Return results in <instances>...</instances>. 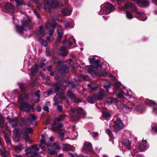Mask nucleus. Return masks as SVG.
<instances>
[{
	"label": "nucleus",
	"instance_id": "31",
	"mask_svg": "<svg viewBox=\"0 0 157 157\" xmlns=\"http://www.w3.org/2000/svg\"><path fill=\"white\" fill-rule=\"evenodd\" d=\"M96 95V97L97 100L101 99L103 97L106 95L104 93L103 90H101L99 92L98 94Z\"/></svg>",
	"mask_w": 157,
	"mask_h": 157
},
{
	"label": "nucleus",
	"instance_id": "22",
	"mask_svg": "<svg viewBox=\"0 0 157 157\" xmlns=\"http://www.w3.org/2000/svg\"><path fill=\"white\" fill-rule=\"evenodd\" d=\"M73 148V146L68 144H63V149L64 151L71 150Z\"/></svg>",
	"mask_w": 157,
	"mask_h": 157
},
{
	"label": "nucleus",
	"instance_id": "45",
	"mask_svg": "<svg viewBox=\"0 0 157 157\" xmlns=\"http://www.w3.org/2000/svg\"><path fill=\"white\" fill-rule=\"evenodd\" d=\"M23 149V145L22 144H20L17 145L15 148V150L16 151H19Z\"/></svg>",
	"mask_w": 157,
	"mask_h": 157
},
{
	"label": "nucleus",
	"instance_id": "54",
	"mask_svg": "<svg viewBox=\"0 0 157 157\" xmlns=\"http://www.w3.org/2000/svg\"><path fill=\"white\" fill-rule=\"evenodd\" d=\"M124 93L122 92H120L116 94V96L119 98H121L123 97Z\"/></svg>",
	"mask_w": 157,
	"mask_h": 157
},
{
	"label": "nucleus",
	"instance_id": "25",
	"mask_svg": "<svg viewBox=\"0 0 157 157\" xmlns=\"http://www.w3.org/2000/svg\"><path fill=\"white\" fill-rule=\"evenodd\" d=\"M4 137L7 144L8 146V147L10 148L11 147V141L8 135L7 134L4 133Z\"/></svg>",
	"mask_w": 157,
	"mask_h": 157
},
{
	"label": "nucleus",
	"instance_id": "64",
	"mask_svg": "<svg viewBox=\"0 0 157 157\" xmlns=\"http://www.w3.org/2000/svg\"><path fill=\"white\" fill-rule=\"evenodd\" d=\"M13 132L14 134V135H15L16 137L18 136V133L17 130H14Z\"/></svg>",
	"mask_w": 157,
	"mask_h": 157
},
{
	"label": "nucleus",
	"instance_id": "55",
	"mask_svg": "<svg viewBox=\"0 0 157 157\" xmlns=\"http://www.w3.org/2000/svg\"><path fill=\"white\" fill-rule=\"evenodd\" d=\"M63 24H64V25L65 27V28H67L69 27V23L67 21H63Z\"/></svg>",
	"mask_w": 157,
	"mask_h": 157
},
{
	"label": "nucleus",
	"instance_id": "50",
	"mask_svg": "<svg viewBox=\"0 0 157 157\" xmlns=\"http://www.w3.org/2000/svg\"><path fill=\"white\" fill-rule=\"evenodd\" d=\"M106 132L110 137L111 138L113 137V135L112 134V132L110 130H109V129H107L106 130Z\"/></svg>",
	"mask_w": 157,
	"mask_h": 157
},
{
	"label": "nucleus",
	"instance_id": "43",
	"mask_svg": "<svg viewBox=\"0 0 157 157\" xmlns=\"http://www.w3.org/2000/svg\"><path fill=\"white\" fill-rule=\"evenodd\" d=\"M48 153L50 155H55L56 153V150H54L53 149L49 148L48 149Z\"/></svg>",
	"mask_w": 157,
	"mask_h": 157
},
{
	"label": "nucleus",
	"instance_id": "29",
	"mask_svg": "<svg viewBox=\"0 0 157 157\" xmlns=\"http://www.w3.org/2000/svg\"><path fill=\"white\" fill-rule=\"evenodd\" d=\"M38 65H36L34 67L31 69V73L30 75L31 76H34L36 75L38 71Z\"/></svg>",
	"mask_w": 157,
	"mask_h": 157
},
{
	"label": "nucleus",
	"instance_id": "32",
	"mask_svg": "<svg viewBox=\"0 0 157 157\" xmlns=\"http://www.w3.org/2000/svg\"><path fill=\"white\" fill-rule=\"evenodd\" d=\"M54 100L55 101V103L54 104V105H57V108L59 110L60 112L62 111V105H59L58 104L59 102H58V101L56 97H55L54 98Z\"/></svg>",
	"mask_w": 157,
	"mask_h": 157
},
{
	"label": "nucleus",
	"instance_id": "41",
	"mask_svg": "<svg viewBox=\"0 0 157 157\" xmlns=\"http://www.w3.org/2000/svg\"><path fill=\"white\" fill-rule=\"evenodd\" d=\"M88 89H92V90H95L97 88V86H94L92 83H90L88 84Z\"/></svg>",
	"mask_w": 157,
	"mask_h": 157
},
{
	"label": "nucleus",
	"instance_id": "46",
	"mask_svg": "<svg viewBox=\"0 0 157 157\" xmlns=\"http://www.w3.org/2000/svg\"><path fill=\"white\" fill-rule=\"evenodd\" d=\"M65 117V115L63 114L59 117L57 119V121L58 122L62 121L64 119Z\"/></svg>",
	"mask_w": 157,
	"mask_h": 157
},
{
	"label": "nucleus",
	"instance_id": "61",
	"mask_svg": "<svg viewBox=\"0 0 157 157\" xmlns=\"http://www.w3.org/2000/svg\"><path fill=\"white\" fill-rule=\"evenodd\" d=\"M115 87L117 90H118L120 87V85L118 83L116 82L114 84Z\"/></svg>",
	"mask_w": 157,
	"mask_h": 157
},
{
	"label": "nucleus",
	"instance_id": "34",
	"mask_svg": "<svg viewBox=\"0 0 157 157\" xmlns=\"http://www.w3.org/2000/svg\"><path fill=\"white\" fill-rule=\"evenodd\" d=\"M126 96L128 97L129 98H132V97L135 98L134 97V94L130 90H127V93L125 94Z\"/></svg>",
	"mask_w": 157,
	"mask_h": 157
},
{
	"label": "nucleus",
	"instance_id": "49",
	"mask_svg": "<svg viewBox=\"0 0 157 157\" xmlns=\"http://www.w3.org/2000/svg\"><path fill=\"white\" fill-rule=\"evenodd\" d=\"M53 147L55 148L56 150H59L61 148L60 145L59 144H55Z\"/></svg>",
	"mask_w": 157,
	"mask_h": 157
},
{
	"label": "nucleus",
	"instance_id": "37",
	"mask_svg": "<svg viewBox=\"0 0 157 157\" xmlns=\"http://www.w3.org/2000/svg\"><path fill=\"white\" fill-rule=\"evenodd\" d=\"M67 96L71 99L74 100L75 98V95L72 93L71 91H68L67 92Z\"/></svg>",
	"mask_w": 157,
	"mask_h": 157
},
{
	"label": "nucleus",
	"instance_id": "35",
	"mask_svg": "<svg viewBox=\"0 0 157 157\" xmlns=\"http://www.w3.org/2000/svg\"><path fill=\"white\" fill-rule=\"evenodd\" d=\"M78 135L77 132L76 131H73L72 133L70 134V136L71 139L74 140L77 138Z\"/></svg>",
	"mask_w": 157,
	"mask_h": 157
},
{
	"label": "nucleus",
	"instance_id": "12",
	"mask_svg": "<svg viewBox=\"0 0 157 157\" xmlns=\"http://www.w3.org/2000/svg\"><path fill=\"white\" fill-rule=\"evenodd\" d=\"M92 145L89 142H85L83 147V149L86 152L90 151L92 149Z\"/></svg>",
	"mask_w": 157,
	"mask_h": 157
},
{
	"label": "nucleus",
	"instance_id": "48",
	"mask_svg": "<svg viewBox=\"0 0 157 157\" xmlns=\"http://www.w3.org/2000/svg\"><path fill=\"white\" fill-rule=\"evenodd\" d=\"M0 154L2 157H6V152L4 150L0 149Z\"/></svg>",
	"mask_w": 157,
	"mask_h": 157
},
{
	"label": "nucleus",
	"instance_id": "58",
	"mask_svg": "<svg viewBox=\"0 0 157 157\" xmlns=\"http://www.w3.org/2000/svg\"><path fill=\"white\" fill-rule=\"evenodd\" d=\"M28 134L24 133V135L23 136V137L24 139L26 140H28L29 139V136L28 135Z\"/></svg>",
	"mask_w": 157,
	"mask_h": 157
},
{
	"label": "nucleus",
	"instance_id": "53",
	"mask_svg": "<svg viewBox=\"0 0 157 157\" xmlns=\"http://www.w3.org/2000/svg\"><path fill=\"white\" fill-rule=\"evenodd\" d=\"M37 8L40 10L41 8H44V5H43V3H38L37 5Z\"/></svg>",
	"mask_w": 157,
	"mask_h": 157
},
{
	"label": "nucleus",
	"instance_id": "33",
	"mask_svg": "<svg viewBox=\"0 0 157 157\" xmlns=\"http://www.w3.org/2000/svg\"><path fill=\"white\" fill-rule=\"evenodd\" d=\"M28 98V96L27 95L24 94H22L20 97L21 102L22 103L26 101L27 100Z\"/></svg>",
	"mask_w": 157,
	"mask_h": 157
},
{
	"label": "nucleus",
	"instance_id": "44",
	"mask_svg": "<svg viewBox=\"0 0 157 157\" xmlns=\"http://www.w3.org/2000/svg\"><path fill=\"white\" fill-rule=\"evenodd\" d=\"M126 16L127 19H131L133 18V16L132 14L128 12H126Z\"/></svg>",
	"mask_w": 157,
	"mask_h": 157
},
{
	"label": "nucleus",
	"instance_id": "63",
	"mask_svg": "<svg viewBox=\"0 0 157 157\" xmlns=\"http://www.w3.org/2000/svg\"><path fill=\"white\" fill-rule=\"evenodd\" d=\"M98 133L97 132H93L92 133V136L94 138H95L98 135Z\"/></svg>",
	"mask_w": 157,
	"mask_h": 157
},
{
	"label": "nucleus",
	"instance_id": "24",
	"mask_svg": "<svg viewBox=\"0 0 157 157\" xmlns=\"http://www.w3.org/2000/svg\"><path fill=\"white\" fill-rule=\"evenodd\" d=\"M146 141L144 140L143 143H141L138 146V148L141 151H143L147 147Z\"/></svg>",
	"mask_w": 157,
	"mask_h": 157
},
{
	"label": "nucleus",
	"instance_id": "36",
	"mask_svg": "<svg viewBox=\"0 0 157 157\" xmlns=\"http://www.w3.org/2000/svg\"><path fill=\"white\" fill-rule=\"evenodd\" d=\"M67 96L71 99L74 100L75 98V95L72 93L71 91H68L67 92Z\"/></svg>",
	"mask_w": 157,
	"mask_h": 157
},
{
	"label": "nucleus",
	"instance_id": "17",
	"mask_svg": "<svg viewBox=\"0 0 157 157\" xmlns=\"http://www.w3.org/2000/svg\"><path fill=\"white\" fill-rule=\"evenodd\" d=\"M57 32L58 39L59 40H60L61 39L63 34V32L61 26H58L57 29Z\"/></svg>",
	"mask_w": 157,
	"mask_h": 157
},
{
	"label": "nucleus",
	"instance_id": "40",
	"mask_svg": "<svg viewBox=\"0 0 157 157\" xmlns=\"http://www.w3.org/2000/svg\"><path fill=\"white\" fill-rule=\"evenodd\" d=\"M38 41L42 45L45 47L47 46V43L46 41L43 40L40 38L38 39Z\"/></svg>",
	"mask_w": 157,
	"mask_h": 157
},
{
	"label": "nucleus",
	"instance_id": "28",
	"mask_svg": "<svg viewBox=\"0 0 157 157\" xmlns=\"http://www.w3.org/2000/svg\"><path fill=\"white\" fill-rule=\"evenodd\" d=\"M36 116L33 114H31L30 115L28 118V121L33 123L36 120Z\"/></svg>",
	"mask_w": 157,
	"mask_h": 157
},
{
	"label": "nucleus",
	"instance_id": "3",
	"mask_svg": "<svg viewBox=\"0 0 157 157\" xmlns=\"http://www.w3.org/2000/svg\"><path fill=\"white\" fill-rule=\"evenodd\" d=\"M101 7L102 9H101V12L102 11L103 13H100V14L106 15L109 13L110 12L114 10V8L113 6L109 3H106L102 5L101 6Z\"/></svg>",
	"mask_w": 157,
	"mask_h": 157
},
{
	"label": "nucleus",
	"instance_id": "59",
	"mask_svg": "<svg viewBox=\"0 0 157 157\" xmlns=\"http://www.w3.org/2000/svg\"><path fill=\"white\" fill-rule=\"evenodd\" d=\"M59 96L62 99H65L66 98L64 93H62L60 94L59 95Z\"/></svg>",
	"mask_w": 157,
	"mask_h": 157
},
{
	"label": "nucleus",
	"instance_id": "39",
	"mask_svg": "<svg viewBox=\"0 0 157 157\" xmlns=\"http://www.w3.org/2000/svg\"><path fill=\"white\" fill-rule=\"evenodd\" d=\"M73 40L74 41V43H75V40L73 36H72L71 37L70 40H67V41L66 42V45H67L68 46H70L72 44V43L71 41V40Z\"/></svg>",
	"mask_w": 157,
	"mask_h": 157
},
{
	"label": "nucleus",
	"instance_id": "38",
	"mask_svg": "<svg viewBox=\"0 0 157 157\" xmlns=\"http://www.w3.org/2000/svg\"><path fill=\"white\" fill-rule=\"evenodd\" d=\"M146 104H148L150 106H153L154 105H156L157 104L154 101L149 100L145 102Z\"/></svg>",
	"mask_w": 157,
	"mask_h": 157
},
{
	"label": "nucleus",
	"instance_id": "57",
	"mask_svg": "<svg viewBox=\"0 0 157 157\" xmlns=\"http://www.w3.org/2000/svg\"><path fill=\"white\" fill-rule=\"evenodd\" d=\"M54 90L55 92L59 90V86L57 84H55L54 85Z\"/></svg>",
	"mask_w": 157,
	"mask_h": 157
},
{
	"label": "nucleus",
	"instance_id": "9",
	"mask_svg": "<svg viewBox=\"0 0 157 157\" xmlns=\"http://www.w3.org/2000/svg\"><path fill=\"white\" fill-rule=\"evenodd\" d=\"M31 106L29 104L26 103H22L21 104L20 109L22 111H27L30 110Z\"/></svg>",
	"mask_w": 157,
	"mask_h": 157
},
{
	"label": "nucleus",
	"instance_id": "42",
	"mask_svg": "<svg viewBox=\"0 0 157 157\" xmlns=\"http://www.w3.org/2000/svg\"><path fill=\"white\" fill-rule=\"evenodd\" d=\"M102 115L103 117L107 120L109 119L111 116L110 114L108 113H103Z\"/></svg>",
	"mask_w": 157,
	"mask_h": 157
},
{
	"label": "nucleus",
	"instance_id": "51",
	"mask_svg": "<svg viewBox=\"0 0 157 157\" xmlns=\"http://www.w3.org/2000/svg\"><path fill=\"white\" fill-rule=\"evenodd\" d=\"M40 91L38 90L36 92L35 94L36 95V96L38 97L37 98V101H39L40 100Z\"/></svg>",
	"mask_w": 157,
	"mask_h": 157
},
{
	"label": "nucleus",
	"instance_id": "60",
	"mask_svg": "<svg viewBox=\"0 0 157 157\" xmlns=\"http://www.w3.org/2000/svg\"><path fill=\"white\" fill-rule=\"evenodd\" d=\"M99 75L100 76L105 77L107 75V74L106 72H101L99 73Z\"/></svg>",
	"mask_w": 157,
	"mask_h": 157
},
{
	"label": "nucleus",
	"instance_id": "56",
	"mask_svg": "<svg viewBox=\"0 0 157 157\" xmlns=\"http://www.w3.org/2000/svg\"><path fill=\"white\" fill-rule=\"evenodd\" d=\"M13 0H10L11 2H13ZM14 1L16 2L17 5H21L23 3V1H18V0H14Z\"/></svg>",
	"mask_w": 157,
	"mask_h": 157
},
{
	"label": "nucleus",
	"instance_id": "11",
	"mask_svg": "<svg viewBox=\"0 0 157 157\" xmlns=\"http://www.w3.org/2000/svg\"><path fill=\"white\" fill-rule=\"evenodd\" d=\"M136 3L139 4L140 6H147L149 4L148 0H133Z\"/></svg>",
	"mask_w": 157,
	"mask_h": 157
},
{
	"label": "nucleus",
	"instance_id": "52",
	"mask_svg": "<svg viewBox=\"0 0 157 157\" xmlns=\"http://www.w3.org/2000/svg\"><path fill=\"white\" fill-rule=\"evenodd\" d=\"M25 151L26 154H28L29 153H33L32 150L31 149V147L30 148H28L25 149Z\"/></svg>",
	"mask_w": 157,
	"mask_h": 157
},
{
	"label": "nucleus",
	"instance_id": "6",
	"mask_svg": "<svg viewBox=\"0 0 157 157\" xmlns=\"http://www.w3.org/2000/svg\"><path fill=\"white\" fill-rule=\"evenodd\" d=\"M22 25L21 26L16 25V29L17 32L19 34H21L24 29H29V24L27 22H23L22 21Z\"/></svg>",
	"mask_w": 157,
	"mask_h": 157
},
{
	"label": "nucleus",
	"instance_id": "23",
	"mask_svg": "<svg viewBox=\"0 0 157 157\" xmlns=\"http://www.w3.org/2000/svg\"><path fill=\"white\" fill-rule=\"evenodd\" d=\"M36 33L38 35L42 36H44L45 33V31L43 29L42 26L40 27L39 29L36 30Z\"/></svg>",
	"mask_w": 157,
	"mask_h": 157
},
{
	"label": "nucleus",
	"instance_id": "30",
	"mask_svg": "<svg viewBox=\"0 0 157 157\" xmlns=\"http://www.w3.org/2000/svg\"><path fill=\"white\" fill-rule=\"evenodd\" d=\"M68 53L67 50L65 47H62L60 49L59 53L62 56H66Z\"/></svg>",
	"mask_w": 157,
	"mask_h": 157
},
{
	"label": "nucleus",
	"instance_id": "15",
	"mask_svg": "<svg viewBox=\"0 0 157 157\" xmlns=\"http://www.w3.org/2000/svg\"><path fill=\"white\" fill-rule=\"evenodd\" d=\"M31 149L34 155L36 157H37L38 154L36 151H38L39 150V148L38 147V145L35 144L32 146H31Z\"/></svg>",
	"mask_w": 157,
	"mask_h": 157
},
{
	"label": "nucleus",
	"instance_id": "4",
	"mask_svg": "<svg viewBox=\"0 0 157 157\" xmlns=\"http://www.w3.org/2000/svg\"><path fill=\"white\" fill-rule=\"evenodd\" d=\"M71 111L73 113L72 116L74 118L76 119L79 117H84L86 115L85 112L81 108L72 109Z\"/></svg>",
	"mask_w": 157,
	"mask_h": 157
},
{
	"label": "nucleus",
	"instance_id": "20",
	"mask_svg": "<svg viewBox=\"0 0 157 157\" xmlns=\"http://www.w3.org/2000/svg\"><path fill=\"white\" fill-rule=\"evenodd\" d=\"M106 102L109 105L114 104L117 102V100L115 98H110L107 99Z\"/></svg>",
	"mask_w": 157,
	"mask_h": 157
},
{
	"label": "nucleus",
	"instance_id": "2",
	"mask_svg": "<svg viewBox=\"0 0 157 157\" xmlns=\"http://www.w3.org/2000/svg\"><path fill=\"white\" fill-rule=\"evenodd\" d=\"M56 24L54 22L52 23L51 22H48L46 25L45 27L48 30V33L50 35L48 37L47 40L49 42H52L53 40V36L52 34L53 33L55 28Z\"/></svg>",
	"mask_w": 157,
	"mask_h": 157
},
{
	"label": "nucleus",
	"instance_id": "62",
	"mask_svg": "<svg viewBox=\"0 0 157 157\" xmlns=\"http://www.w3.org/2000/svg\"><path fill=\"white\" fill-rule=\"evenodd\" d=\"M67 1L66 0V1H64L61 4H59V3L58 4V5L59 6H61L62 5H63L64 4L65 5V4H67Z\"/></svg>",
	"mask_w": 157,
	"mask_h": 157
},
{
	"label": "nucleus",
	"instance_id": "5",
	"mask_svg": "<svg viewBox=\"0 0 157 157\" xmlns=\"http://www.w3.org/2000/svg\"><path fill=\"white\" fill-rule=\"evenodd\" d=\"M115 118L116 120L114 122V131L117 132V131L122 129L124 127V125L121 121L120 118H118L117 116H115L114 118V120Z\"/></svg>",
	"mask_w": 157,
	"mask_h": 157
},
{
	"label": "nucleus",
	"instance_id": "1",
	"mask_svg": "<svg viewBox=\"0 0 157 157\" xmlns=\"http://www.w3.org/2000/svg\"><path fill=\"white\" fill-rule=\"evenodd\" d=\"M124 6L126 8H130L131 9V10L133 12H135L136 14V17H137L139 18L144 17L143 19H140V20L145 21L147 19V17H145V14L144 13L137 11L136 7L134 6L133 3H127L125 4Z\"/></svg>",
	"mask_w": 157,
	"mask_h": 157
},
{
	"label": "nucleus",
	"instance_id": "19",
	"mask_svg": "<svg viewBox=\"0 0 157 157\" xmlns=\"http://www.w3.org/2000/svg\"><path fill=\"white\" fill-rule=\"evenodd\" d=\"M85 69L88 71V72L90 73L91 75L93 76L96 75V73L94 71L93 69L91 68L90 66H86L85 67Z\"/></svg>",
	"mask_w": 157,
	"mask_h": 157
},
{
	"label": "nucleus",
	"instance_id": "27",
	"mask_svg": "<svg viewBox=\"0 0 157 157\" xmlns=\"http://www.w3.org/2000/svg\"><path fill=\"white\" fill-rule=\"evenodd\" d=\"M71 10L69 8H65L62 10V13L64 15L68 16L71 13Z\"/></svg>",
	"mask_w": 157,
	"mask_h": 157
},
{
	"label": "nucleus",
	"instance_id": "21",
	"mask_svg": "<svg viewBox=\"0 0 157 157\" xmlns=\"http://www.w3.org/2000/svg\"><path fill=\"white\" fill-rule=\"evenodd\" d=\"M69 71L68 67L67 66L65 65L62 67L59 70V72L62 75L63 74L67 73Z\"/></svg>",
	"mask_w": 157,
	"mask_h": 157
},
{
	"label": "nucleus",
	"instance_id": "7",
	"mask_svg": "<svg viewBox=\"0 0 157 157\" xmlns=\"http://www.w3.org/2000/svg\"><path fill=\"white\" fill-rule=\"evenodd\" d=\"M89 60L90 63L94 67L97 69H101L102 66L101 64H99V60L96 59L95 58H90Z\"/></svg>",
	"mask_w": 157,
	"mask_h": 157
},
{
	"label": "nucleus",
	"instance_id": "13",
	"mask_svg": "<svg viewBox=\"0 0 157 157\" xmlns=\"http://www.w3.org/2000/svg\"><path fill=\"white\" fill-rule=\"evenodd\" d=\"M5 8L8 12L11 13L14 11V7L11 3L6 4L5 6Z\"/></svg>",
	"mask_w": 157,
	"mask_h": 157
},
{
	"label": "nucleus",
	"instance_id": "16",
	"mask_svg": "<svg viewBox=\"0 0 157 157\" xmlns=\"http://www.w3.org/2000/svg\"><path fill=\"white\" fill-rule=\"evenodd\" d=\"M123 150L124 149L128 148L129 150L131 149V143L128 140H125L123 143Z\"/></svg>",
	"mask_w": 157,
	"mask_h": 157
},
{
	"label": "nucleus",
	"instance_id": "14",
	"mask_svg": "<svg viewBox=\"0 0 157 157\" xmlns=\"http://www.w3.org/2000/svg\"><path fill=\"white\" fill-rule=\"evenodd\" d=\"M88 101L91 103H93L98 100L95 94H92L89 96L87 98Z\"/></svg>",
	"mask_w": 157,
	"mask_h": 157
},
{
	"label": "nucleus",
	"instance_id": "8",
	"mask_svg": "<svg viewBox=\"0 0 157 157\" xmlns=\"http://www.w3.org/2000/svg\"><path fill=\"white\" fill-rule=\"evenodd\" d=\"M54 2L53 0H44L43 2L44 8L45 10L49 9L53 7Z\"/></svg>",
	"mask_w": 157,
	"mask_h": 157
},
{
	"label": "nucleus",
	"instance_id": "26",
	"mask_svg": "<svg viewBox=\"0 0 157 157\" xmlns=\"http://www.w3.org/2000/svg\"><path fill=\"white\" fill-rule=\"evenodd\" d=\"M134 106L133 103H131L130 104H128V105H126L123 109V110L126 112L130 111L131 109L132 108V106Z\"/></svg>",
	"mask_w": 157,
	"mask_h": 157
},
{
	"label": "nucleus",
	"instance_id": "18",
	"mask_svg": "<svg viewBox=\"0 0 157 157\" xmlns=\"http://www.w3.org/2000/svg\"><path fill=\"white\" fill-rule=\"evenodd\" d=\"M9 120V121L10 123V124L13 127H15L17 124V120L16 118H14V119H12L7 117L6 118Z\"/></svg>",
	"mask_w": 157,
	"mask_h": 157
},
{
	"label": "nucleus",
	"instance_id": "47",
	"mask_svg": "<svg viewBox=\"0 0 157 157\" xmlns=\"http://www.w3.org/2000/svg\"><path fill=\"white\" fill-rule=\"evenodd\" d=\"M33 132L32 129L31 128H26L25 129L24 133H25L27 134H29Z\"/></svg>",
	"mask_w": 157,
	"mask_h": 157
},
{
	"label": "nucleus",
	"instance_id": "10",
	"mask_svg": "<svg viewBox=\"0 0 157 157\" xmlns=\"http://www.w3.org/2000/svg\"><path fill=\"white\" fill-rule=\"evenodd\" d=\"M45 136L44 135H42L41 136L42 140H41V144L40 145V147L42 149L44 150V145H46L48 147H50L51 146L52 143L48 142L46 143L45 140L44 139Z\"/></svg>",
	"mask_w": 157,
	"mask_h": 157
}]
</instances>
